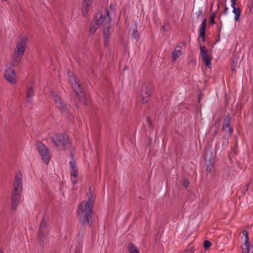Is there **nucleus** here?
<instances>
[{"label": "nucleus", "mask_w": 253, "mask_h": 253, "mask_svg": "<svg viewBox=\"0 0 253 253\" xmlns=\"http://www.w3.org/2000/svg\"><path fill=\"white\" fill-rule=\"evenodd\" d=\"M206 170L210 173L212 170V166L211 165L207 166L206 168Z\"/></svg>", "instance_id": "nucleus-34"}, {"label": "nucleus", "mask_w": 253, "mask_h": 253, "mask_svg": "<svg viewBox=\"0 0 253 253\" xmlns=\"http://www.w3.org/2000/svg\"><path fill=\"white\" fill-rule=\"evenodd\" d=\"M89 193L87 194V200L82 202L78 206V215L80 223L84 225H88L90 227L92 224V209L94 203V198L90 192L91 188L89 187Z\"/></svg>", "instance_id": "nucleus-1"}, {"label": "nucleus", "mask_w": 253, "mask_h": 253, "mask_svg": "<svg viewBox=\"0 0 253 253\" xmlns=\"http://www.w3.org/2000/svg\"><path fill=\"white\" fill-rule=\"evenodd\" d=\"M100 26V25L98 24L97 23L96 21H95V23H92L90 25V28H89L90 32L91 34H93L97 30V29Z\"/></svg>", "instance_id": "nucleus-24"}, {"label": "nucleus", "mask_w": 253, "mask_h": 253, "mask_svg": "<svg viewBox=\"0 0 253 253\" xmlns=\"http://www.w3.org/2000/svg\"><path fill=\"white\" fill-rule=\"evenodd\" d=\"M207 19L204 18L201 24L199 29L200 35L202 37L203 41H205V30L206 28Z\"/></svg>", "instance_id": "nucleus-19"}, {"label": "nucleus", "mask_w": 253, "mask_h": 253, "mask_svg": "<svg viewBox=\"0 0 253 253\" xmlns=\"http://www.w3.org/2000/svg\"><path fill=\"white\" fill-rule=\"evenodd\" d=\"M22 186V175L20 173H17L16 174L13 183V193H19L21 194Z\"/></svg>", "instance_id": "nucleus-10"}, {"label": "nucleus", "mask_w": 253, "mask_h": 253, "mask_svg": "<svg viewBox=\"0 0 253 253\" xmlns=\"http://www.w3.org/2000/svg\"><path fill=\"white\" fill-rule=\"evenodd\" d=\"M200 55L206 66L209 68H211L212 57L210 53L207 52V53H203V54Z\"/></svg>", "instance_id": "nucleus-15"}, {"label": "nucleus", "mask_w": 253, "mask_h": 253, "mask_svg": "<svg viewBox=\"0 0 253 253\" xmlns=\"http://www.w3.org/2000/svg\"><path fill=\"white\" fill-rule=\"evenodd\" d=\"M230 119L229 116H226L223 121V124L222 126V129L227 132H229L231 134L233 131L232 128L230 126Z\"/></svg>", "instance_id": "nucleus-16"}, {"label": "nucleus", "mask_w": 253, "mask_h": 253, "mask_svg": "<svg viewBox=\"0 0 253 253\" xmlns=\"http://www.w3.org/2000/svg\"><path fill=\"white\" fill-rule=\"evenodd\" d=\"M200 54H202L205 53H207V52H209L206 47L205 46H200Z\"/></svg>", "instance_id": "nucleus-29"}, {"label": "nucleus", "mask_w": 253, "mask_h": 253, "mask_svg": "<svg viewBox=\"0 0 253 253\" xmlns=\"http://www.w3.org/2000/svg\"><path fill=\"white\" fill-rule=\"evenodd\" d=\"M82 246H83V244H82V241L78 242L77 243V245H76V247L75 249V250H76V253L80 252L82 248Z\"/></svg>", "instance_id": "nucleus-27"}, {"label": "nucleus", "mask_w": 253, "mask_h": 253, "mask_svg": "<svg viewBox=\"0 0 253 253\" xmlns=\"http://www.w3.org/2000/svg\"><path fill=\"white\" fill-rule=\"evenodd\" d=\"M52 143L58 150H66L70 148L71 141L69 136L62 133H56L51 137Z\"/></svg>", "instance_id": "nucleus-3"}, {"label": "nucleus", "mask_w": 253, "mask_h": 253, "mask_svg": "<svg viewBox=\"0 0 253 253\" xmlns=\"http://www.w3.org/2000/svg\"><path fill=\"white\" fill-rule=\"evenodd\" d=\"M243 234L244 236L245 237V240H244V243L243 246H241L242 250H247V245L249 243V240H248V233L246 230H244L243 231Z\"/></svg>", "instance_id": "nucleus-21"}, {"label": "nucleus", "mask_w": 253, "mask_h": 253, "mask_svg": "<svg viewBox=\"0 0 253 253\" xmlns=\"http://www.w3.org/2000/svg\"><path fill=\"white\" fill-rule=\"evenodd\" d=\"M129 253H139L137 247L133 244H130L128 246Z\"/></svg>", "instance_id": "nucleus-25"}, {"label": "nucleus", "mask_w": 253, "mask_h": 253, "mask_svg": "<svg viewBox=\"0 0 253 253\" xmlns=\"http://www.w3.org/2000/svg\"><path fill=\"white\" fill-rule=\"evenodd\" d=\"M132 36L136 40V41H138L139 40V34L137 29V27L133 30L132 32Z\"/></svg>", "instance_id": "nucleus-26"}, {"label": "nucleus", "mask_w": 253, "mask_h": 253, "mask_svg": "<svg viewBox=\"0 0 253 253\" xmlns=\"http://www.w3.org/2000/svg\"><path fill=\"white\" fill-rule=\"evenodd\" d=\"M237 0H231V2H236Z\"/></svg>", "instance_id": "nucleus-36"}, {"label": "nucleus", "mask_w": 253, "mask_h": 253, "mask_svg": "<svg viewBox=\"0 0 253 253\" xmlns=\"http://www.w3.org/2000/svg\"><path fill=\"white\" fill-rule=\"evenodd\" d=\"M162 29L165 30V26H163V27L162 28Z\"/></svg>", "instance_id": "nucleus-38"}, {"label": "nucleus", "mask_w": 253, "mask_h": 253, "mask_svg": "<svg viewBox=\"0 0 253 253\" xmlns=\"http://www.w3.org/2000/svg\"><path fill=\"white\" fill-rule=\"evenodd\" d=\"M211 246V243L208 240H206L204 242V247L205 248H208Z\"/></svg>", "instance_id": "nucleus-30"}, {"label": "nucleus", "mask_w": 253, "mask_h": 253, "mask_svg": "<svg viewBox=\"0 0 253 253\" xmlns=\"http://www.w3.org/2000/svg\"><path fill=\"white\" fill-rule=\"evenodd\" d=\"M110 17L107 8H102L96 15V21L98 24L103 25L104 29H110Z\"/></svg>", "instance_id": "nucleus-4"}, {"label": "nucleus", "mask_w": 253, "mask_h": 253, "mask_svg": "<svg viewBox=\"0 0 253 253\" xmlns=\"http://www.w3.org/2000/svg\"><path fill=\"white\" fill-rule=\"evenodd\" d=\"M48 233L49 231L47 223L45 220H42L40 224L39 229L40 241L41 242H44V240L46 239V237L48 235Z\"/></svg>", "instance_id": "nucleus-9"}, {"label": "nucleus", "mask_w": 253, "mask_h": 253, "mask_svg": "<svg viewBox=\"0 0 253 253\" xmlns=\"http://www.w3.org/2000/svg\"><path fill=\"white\" fill-rule=\"evenodd\" d=\"M247 250H242L243 253H253V238L251 240L250 244L247 245Z\"/></svg>", "instance_id": "nucleus-23"}, {"label": "nucleus", "mask_w": 253, "mask_h": 253, "mask_svg": "<svg viewBox=\"0 0 253 253\" xmlns=\"http://www.w3.org/2000/svg\"><path fill=\"white\" fill-rule=\"evenodd\" d=\"M236 2H231V6L233 8L232 12L234 14V20L236 22L240 21L241 11L239 7H236Z\"/></svg>", "instance_id": "nucleus-14"}, {"label": "nucleus", "mask_w": 253, "mask_h": 253, "mask_svg": "<svg viewBox=\"0 0 253 253\" xmlns=\"http://www.w3.org/2000/svg\"><path fill=\"white\" fill-rule=\"evenodd\" d=\"M249 187V184L248 183L246 185H245L243 187L242 191L243 192L245 193L246 191H247L248 190Z\"/></svg>", "instance_id": "nucleus-31"}, {"label": "nucleus", "mask_w": 253, "mask_h": 253, "mask_svg": "<svg viewBox=\"0 0 253 253\" xmlns=\"http://www.w3.org/2000/svg\"><path fill=\"white\" fill-rule=\"evenodd\" d=\"M36 146L43 162L47 164L50 161V156L47 147L41 142H37Z\"/></svg>", "instance_id": "nucleus-5"}, {"label": "nucleus", "mask_w": 253, "mask_h": 253, "mask_svg": "<svg viewBox=\"0 0 253 253\" xmlns=\"http://www.w3.org/2000/svg\"><path fill=\"white\" fill-rule=\"evenodd\" d=\"M183 185L184 186V187H185V188L187 187L189 185V181L185 179L183 181Z\"/></svg>", "instance_id": "nucleus-33"}, {"label": "nucleus", "mask_w": 253, "mask_h": 253, "mask_svg": "<svg viewBox=\"0 0 253 253\" xmlns=\"http://www.w3.org/2000/svg\"><path fill=\"white\" fill-rule=\"evenodd\" d=\"M21 194L19 193H13L11 196L10 202V208L13 211H15L21 200Z\"/></svg>", "instance_id": "nucleus-13"}, {"label": "nucleus", "mask_w": 253, "mask_h": 253, "mask_svg": "<svg viewBox=\"0 0 253 253\" xmlns=\"http://www.w3.org/2000/svg\"><path fill=\"white\" fill-rule=\"evenodd\" d=\"M181 47L177 46L172 53V59L175 61L182 54Z\"/></svg>", "instance_id": "nucleus-20"}, {"label": "nucleus", "mask_w": 253, "mask_h": 253, "mask_svg": "<svg viewBox=\"0 0 253 253\" xmlns=\"http://www.w3.org/2000/svg\"><path fill=\"white\" fill-rule=\"evenodd\" d=\"M69 164L71 169V180L73 184L75 185L77 183L76 179L77 169L76 168V162L72 157L70 158Z\"/></svg>", "instance_id": "nucleus-12"}, {"label": "nucleus", "mask_w": 253, "mask_h": 253, "mask_svg": "<svg viewBox=\"0 0 253 253\" xmlns=\"http://www.w3.org/2000/svg\"><path fill=\"white\" fill-rule=\"evenodd\" d=\"M68 76L69 80L74 91L78 95H80L82 93V88L79 84L78 79L74 76V74L71 71L68 72Z\"/></svg>", "instance_id": "nucleus-7"}, {"label": "nucleus", "mask_w": 253, "mask_h": 253, "mask_svg": "<svg viewBox=\"0 0 253 253\" xmlns=\"http://www.w3.org/2000/svg\"><path fill=\"white\" fill-rule=\"evenodd\" d=\"M147 122L148 123H150V119L149 118H147Z\"/></svg>", "instance_id": "nucleus-37"}, {"label": "nucleus", "mask_w": 253, "mask_h": 253, "mask_svg": "<svg viewBox=\"0 0 253 253\" xmlns=\"http://www.w3.org/2000/svg\"><path fill=\"white\" fill-rule=\"evenodd\" d=\"M0 253H2V251L0 249Z\"/></svg>", "instance_id": "nucleus-40"}, {"label": "nucleus", "mask_w": 253, "mask_h": 253, "mask_svg": "<svg viewBox=\"0 0 253 253\" xmlns=\"http://www.w3.org/2000/svg\"><path fill=\"white\" fill-rule=\"evenodd\" d=\"M151 94V86L149 84H145L142 87L141 91L142 98L140 101L142 103H146L148 102L149 97Z\"/></svg>", "instance_id": "nucleus-11"}, {"label": "nucleus", "mask_w": 253, "mask_h": 253, "mask_svg": "<svg viewBox=\"0 0 253 253\" xmlns=\"http://www.w3.org/2000/svg\"><path fill=\"white\" fill-rule=\"evenodd\" d=\"M27 38L23 37L17 42L16 47L14 50L12 62L14 65H17L21 61L27 47Z\"/></svg>", "instance_id": "nucleus-2"}, {"label": "nucleus", "mask_w": 253, "mask_h": 253, "mask_svg": "<svg viewBox=\"0 0 253 253\" xmlns=\"http://www.w3.org/2000/svg\"><path fill=\"white\" fill-rule=\"evenodd\" d=\"M16 65L11 64H7L6 66L4 77L6 80L11 83H14L16 80V73L14 67Z\"/></svg>", "instance_id": "nucleus-6"}, {"label": "nucleus", "mask_w": 253, "mask_h": 253, "mask_svg": "<svg viewBox=\"0 0 253 253\" xmlns=\"http://www.w3.org/2000/svg\"><path fill=\"white\" fill-rule=\"evenodd\" d=\"M228 12V8L227 7H226L224 9V13L225 14H227Z\"/></svg>", "instance_id": "nucleus-35"}, {"label": "nucleus", "mask_w": 253, "mask_h": 253, "mask_svg": "<svg viewBox=\"0 0 253 253\" xmlns=\"http://www.w3.org/2000/svg\"><path fill=\"white\" fill-rule=\"evenodd\" d=\"M110 29H104L103 30V43L105 47L109 45L110 40Z\"/></svg>", "instance_id": "nucleus-18"}, {"label": "nucleus", "mask_w": 253, "mask_h": 253, "mask_svg": "<svg viewBox=\"0 0 253 253\" xmlns=\"http://www.w3.org/2000/svg\"><path fill=\"white\" fill-rule=\"evenodd\" d=\"M214 17H215V13H213L210 17V23L211 24H214L215 21H214Z\"/></svg>", "instance_id": "nucleus-28"}, {"label": "nucleus", "mask_w": 253, "mask_h": 253, "mask_svg": "<svg viewBox=\"0 0 253 253\" xmlns=\"http://www.w3.org/2000/svg\"><path fill=\"white\" fill-rule=\"evenodd\" d=\"M203 14V10L202 8H200L198 10V11L197 12V17H199L200 16H201Z\"/></svg>", "instance_id": "nucleus-32"}, {"label": "nucleus", "mask_w": 253, "mask_h": 253, "mask_svg": "<svg viewBox=\"0 0 253 253\" xmlns=\"http://www.w3.org/2000/svg\"><path fill=\"white\" fill-rule=\"evenodd\" d=\"M218 130V128L217 129V130L215 131V133L217 132V131Z\"/></svg>", "instance_id": "nucleus-39"}, {"label": "nucleus", "mask_w": 253, "mask_h": 253, "mask_svg": "<svg viewBox=\"0 0 253 253\" xmlns=\"http://www.w3.org/2000/svg\"><path fill=\"white\" fill-rule=\"evenodd\" d=\"M34 93L32 87L28 88L27 91L26 96L28 102H31Z\"/></svg>", "instance_id": "nucleus-22"}, {"label": "nucleus", "mask_w": 253, "mask_h": 253, "mask_svg": "<svg viewBox=\"0 0 253 253\" xmlns=\"http://www.w3.org/2000/svg\"><path fill=\"white\" fill-rule=\"evenodd\" d=\"M51 96L57 107L62 113H66L68 111V107L64 102L62 100L60 96L53 92H51Z\"/></svg>", "instance_id": "nucleus-8"}, {"label": "nucleus", "mask_w": 253, "mask_h": 253, "mask_svg": "<svg viewBox=\"0 0 253 253\" xmlns=\"http://www.w3.org/2000/svg\"><path fill=\"white\" fill-rule=\"evenodd\" d=\"M93 2V0H83L82 6V12L84 16L87 15L89 7Z\"/></svg>", "instance_id": "nucleus-17"}]
</instances>
